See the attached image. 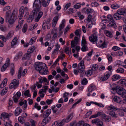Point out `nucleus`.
<instances>
[{
	"instance_id": "f257e3e1",
	"label": "nucleus",
	"mask_w": 126,
	"mask_h": 126,
	"mask_svg": "<svg viewBox=\"0 0 126 126\" xmlns=\"http://www.w3.org/2000/svg\"><path fill=\"white\" fill-rule=\"evenodd\" d=\"M17 10L14 9L11 14V11L8 10L6 12L5 15V21L10 25L14 24L17 18Z\"/></svg>"
},
{
	"instance_id": "f03ea898",
	"label": "nucleus",
	"mask_w": 126,
	"mask_h": 126,
	"mask_svg": "<svg viewBox=\"0 0 126 126\" xmlns=\"http://www.w3.org/2000/svg\"><path fill=\"white\" fill-rule=\"evenodd\" d=\"M35 69L41 74H47L48 69L45 64L38 62H36L35 64Z\"/></svg>"
},
{
	"instance_id": "7ed1b4c3",
	"label": "nucleus",
	"mask_w": 126,
	"mask_h": 126,
	"mask_svg": "<svg viewBox=\"0 0 126 126\" xmlns=\"http://www.w3.org/2000/svg\"><path fill=\"white\" fill-rule=\"evenodd\" d=\"M42 5L40 0H35L33 4V8L34 9L32 12L37 14L41 10Z\"/></svg>"
},
{
	"instance_id": "20e7f679",
	"label": "nucleus",
	"mask_w": 126,
	"mask_h": 126,
	"mask_svg": "<svg viewBox=\"0 0 126 126\" xmlns=\"http://www.w3.org/2000/svg\"><path fill=\"white\" fill-rule=\"evenodd\" d=\"M84 61L83 60H82L79 63L78 67V72L81 74L80 75V76L81 77H83L86 74L84 71Z\"/></svg>"
},
{
	"instance_id": "39448f33",
	"label": "nucleus",
	"mask_w": 126,
	"mask_h": 126,
	"mask_svg": "<svg viewBox=\"0 0 126 126\" xmlns=\"http://www.w3.org/2000/svg\"><path fill=\"white\" fill-rule=\"evenodd\" d=\"M19 84V81L15 79H13L9 85L10 88L15 89L17 87Z\"/></svg>"
},
{
	"instance_id": "423d86ee",
	"label": "nucleus",
	"mask_w": 126,
	"mask_h": 126,
	"mask_svg": "<svg viewBox=\"0 0 126 126\" xmlns=\"http://www.w3.org/2000/svg\"><path fill=\"white\" fill-rule=\"evenodd\" d=\"M12 113L4 112L2 113L1 115L0 119H3L5 121V119L7 120V121H9V117L12 115Z\"/></svg>"
},
{
	"instance_id": "0eeeda50",
	"label": "nucleus",
	"mask_w": 126,
	"mask_h": 126,
	"mask_svg": "<svg viewBox=\"0 0 126 126\" xmlns=\"http://www.w3.org/2000/svg\"><path fill=\"white\" fill-rule=\"evenodd\" d=\"M23 68L22 67H20L19 69V71L18 72L17 77L18 79H20L21 76H24L25 74L26 73L27 70L26 69H25L23 72Z\"/></svg>"
},
{
	"instance_id": "6e6552de",
	"label": "nucleus",
	"mask_w": 126,
	"mask_h": 126,
	"mask_svg": "<svg viewBox=\"0 0 126 126\" xmlns=\"http://www.w3.org/2000/svg\"><path fill=\"white\" fill-rule=\"evenodd\" d=\"M97 37L95 33H94L89 37L90 41L92 43L96 42L97 40Z\"/></svg>"
},
{
	"instance_id": "1a4fd4ad",
	"label": "nucleus",
	"mask_w": 126,
	"mask_h": 126,
	"mask_svg": "<svg viewBox=\"0 0 126 126\" xmlns=\"http://www.w3.org/2000/svg\"><path fill=\"white\" fill-rule=\"evenodd\" d=\"M116 92L118 94L122 96H124L126 94V90L122 87L116 89Z\"/></svg>"
},
{
	"instance_id": "9d476101",
	"label": "nucleus",
	"mask_w": 126,
	"mask_h": 126,
	"mask_svg": "<svg viewBox=\"0 0 126 126\" xmlns=\"http://www.w3.org/2000/svg\"><path fill=\"white\" fill-rule=\"evenodd\" d=\"M92 122L97 125V126H103L102 122L99 119H95L92 120Z\"/></svg>"
},
{
	"instance_id": "9b49d317",
	"label": "nucleus",
	"mask_w": 126,
	"mask_h": 126,
	"mask_svg": "<svg viewBox=\"0 0 126 126\" xmlns=\"http://www.w3.org/2000/svg\"><path fill=\"white\" fill-rule=\"evenodd\" d=\"M37 14L35 13V12H32L31 13V15L29 16V18L27 19V21L28 22H31L33 19L34 17H36Z\"/></svg>"
},
{
	"instance_id": "f8f14e48",
	"label": "nucleus",
	"mask_w": 126,
	"mask_h": 126,
	"mask_svg": "<svg viewBox=\"0 0 126 126\" xmlns=\"http://www.w3.org/2000/svg\"><path fill=\"white\" fill-rule=\"evenodd\" d=\"M105 114L103 112H98L97 114L92 115L91 116L90 118H95L98 116H101L102 117L105 115Z\"/></svg>"
},
{
	"instance_id": "ddd939ff",
	"label": "nucleus",
	"mask_w": 126,
	"mask_h": 126,
	"mask_svg": "<svg viewBox=\"0 0 126 126\" xmlns=\"http://www.w3.org/2000/svg\"><path fill=\"white\" fill-rule=\"evenodd\" d=\"M51 110L49 109L45 111L43 114V117L44 118H47L48 117L51 112Z\"/></svg>"
},
{
	"instance_id": "4468645a",
	"label": "nucleus",
	"mask_w": 126,
	"mask_h": 126,
	"mask_svg": "<svg viewBox=\"0 0 126 126\" xmlns=\"http://www.w3.org/2000/svg\"><path fill=\"white\" fill-rule=\"evenodd\" d=\"M51 33L53 35L52 38L54 39H55L57 37L58 33L57 32V29H53L51 32Z\"/></svg>"
},
{
	"instance_id": "2eb2a0df",
	"label": "nucleus",
	"mask_w": 126,
	"mask_h": 126,
	"mask_svg": "<svg viewBox=\"0 0 126 126\" xmlns=\"http://www.w3.org/2000/svg\"><path fill=\"white\" fill-rule=\"evenodd\" d=\"M107 26L109 27H112L114 28H115L117 27L116 23L115 21H111L107 25Z\"/></svg>"
},
{
	"instance_id": "dca6fc26",
	"label": "nucleus",
	"mask_w": 126,
	"mask_h": 126,
	"mask_svg": "<svg viewBox=\"0 0 126 126\" xmlns=\"http://www.w3.org/2000/svg\"><path fill=\"white\" fill-rule=\"evenodd\" d=\"M113 99L114 101L115 102L117 103H119L121 104H123L122 100L121 99L120 97L118 96H114Z\"/></svg>"
},
{
	"instance_id": "f3484780",
	"label": "nucleus",
	"mask_w": 126,
	"mask_h": 126,
	"mask_svg": "<svg viewBox=\"0 0 126 126\" xmlns=\"http://www.w3.org/2000/svg\"><path fill=\"white\" fill-rule=\"evenodd\" d=\"M110 76V75L109 73H108L106 74H105L104 76L101 77V80L102 81L106 80L109 78Z\"/></svg>"
},
{
	"instance_id": "a211bd4d",
	"label": "nucleus",
	"mask_w": 126,
	"mask_h": 126,
	"mask_svg": "<svg viewBox=\"0 0 126 126\" xmlns=\"http://www.w3.org/2000/svg\"><path fill=\"white\" fill-rule=\"evenodd\" d=\"M22 111V110L21 108L19 107H17L16 110L15 112V114L16 116H18L21 113Z\"/></svg>"
},
{
	"instance_id": "6ab92c4d",
	"label": "nucleus",
	"mask_w": 126,
	"mask_h": 126,
	"mask_svg": "<svg viewBox=\"0 0 126 126\" xmlns=\"http://www.w3.org/2000/svg\"><path fill=\"white\" fill-rule=\"evenodd\" d=\"M43 15V13L42 12L40 11L38 13L37 16L35 18V21L36 22L38 21L41 18L42 16Z\"/></svg>"
},
{
	"instance_id": "aec40b11",
	"label": "nucleus",
	"mask_w": 126,
	"mask_h": 126,
	"mask_svg": "<svg viewBox=\"0 0 126 126\" xmlns=\"http://www.w3.org/2000/svg\"><path fill=\"white\" fill-rule=\"evenodd\" d=\"M73 113H72L69 115L66 119H64L66 123H68L70 121L73 117Z\"/></svg>"
},
{
	"instance_id": "412c9836",
	"label": "nucleus",
	"mask_w": 126,
	"mask_h": 126,
	"mask_svg": "<svg viewBox=\"0 0 126 126\" xmlns=\"http://www.w3.org/2000/svg\"><path fill=\"white\" fill-rule=\"evenodd\" d=\"M55 46L56 48L54 49V50L53 51L52 53L58 54L59 49L60 48V46L59 45L57 44L55 45Z\"/></svg>"
},
{
	"instance_id": "4be33fe9",
	"label": "nucleus",
	"mask_w": 126,
	"mask_h": 126,
	"mask_svg": "<svg viewBox=\"0 0 126 126\" xmlns=\"http://www.w3.org/2000/svg\"><path fill=\"white\" fill-rule=\"evenodd\" d=\"M50 0H42V5L44 7L47 6L49 4Z\"/></svg>"
},
{
	"instance_id": "5701e85b",
	"label": "nucleus",
	"mask_w": 126,
	"mask_h": 126,
	"mask_svg": "<svg viewBox=\"0 0 126 126\" xmlns=\"http://www.w3.org/2000/svg\"><path fill=\"white\" fill-rule=\"evenodd\" d=\"M71 126H81L82 125V123L80 122H79L77 123L76 122H72L70 123Z\"/></svg>"
},
{
	"instance_id": "b1692460",
	"label": "nucleus",
	"mask_w": 126,
	"mask_h": 126,
	"mask_svg": "<svg viewBox=\"0 0 126 126\" xmlns=\"http://www.w3.org/2000/svg\"><path fill=\"white\" fill-rule=\"evenodd\" d=\"M28 9L27 7H25L24 8L23 6H22L19 9V13H24V11L27 12L28 11Z\"/></svg>"
},
{
	"instance_id": "393cba45",
	"label": "nucleus",
	"mask_w": 126,
	"mask_h": 126,
	"mask_svg": "<svg viewBox=\"0 0 126 126\" xmlns=\"http://www.w3.org/2000/svg\"><path fill=\"white\" fill-rule=\"evenodd\" d=\"M121 77L118 75H114L112 77V81H114L120 79Z\"/></svg>"
},
{
	"instance_id": "a878e982",
	"label": "nucleus",
	"mask_w": 126,
	"mask_h": 126,
	"mask_svg": "<svg viewBox=\"0 0 126 126\" xmlns=\"http://www.w3.org/2000/svg\"><path fill=\"white\" fill-rule=\"evenodd\" d=\"M31 56V54L28 53L27 52L26 54H25L22 58V59L23 60H25L27 59L30 58Z\"/></svg>"
},
{
	"instance_id": "bb28decb",
	"label": "nucleus",
	"mask_w": 126,
	"mask_h": 126,
	"mask_svg": "<svg viewBox=\"0 0 126 126\" xmlns=\"http://www.w3.org/2000/svg\"><path fill=\"white\" fill-rule=\"evenodd\" d=\"M113 17L115 19L117 20H119L121 18V15L117 13L114 14L113 15Z\"/></svg>"
},
{
	"instance_id": "cd10ccee",
	"label": "nucleus",
	"mask_w": 126,
	"mask_h": 126,
	"mask_svg": "<svg viewBox=\"0 0 126 126\" xmlns=\"http://www.w3.org/2000/svg\"><path fill=\"white\" fill-rule=\"evenodd\" d=\"M107 109L108 110H117L118 108L115 107L113 106L110 105L108 107Z\"/></svg>"
},
{
	"instance_id": "c85d7f7f",
	"label": "nucleus",
	"mask_w": 126,
	"mask_h": 126,
	"mask_svg": "<svg viewBox=\"0 0 126 126\" xmlns=\"http://www.w3.org/2000/svg\"><path fill=\"white\" fill-rule=\"evenodd\" d=\"M96 88L95 86L91 85L89 87L88 91L89 92H92V91L95 90Z\"/></svg>"
},
{
	"instance_id": "c756f323",
	"label": "nucleus",
	"mask_w": 126,
	"mask_h": 126,
	"mask_svg": "<svg viewBox=\"0 0 126 126\" xmlns=\"http://www.w3.org/2000/svg\"><path fill=\"white\" fill-rule=\"evenodd\" d=\"M17 42V38L16 37H15L12 40L11 43V46H14L16 45Z\"/></svg>"
},
{
	"instance_id": "7c9ffc66",
	"label": "nucleus",
	"mask_w": 126,
	"mask_h": 126,
	"mask_svg": "<svg viewBox=\"0 0 126 126\" xmlns=\"http://www.w3.org/2000/svg\"><path fill=\"white\" fill-rule=\"evenodd\" d=\"M8 87L4 88L1 91L0 94L1 95H3L7 92L8 91Z\"/></svg>"
},
{
	"instance_id": "2f4dec72",
	"label": "nucleus",
	"mask_w": 126,
	"mask_h": 126,
	"mask_svg": "<svg viewBox=\"0 0 126 126\" xmlns=\"http://www.w3.org/2000/svg\"><path fill=\"white\" fill-rule=\"evenodd\" d=\"M23 53L22 52H19L17 54L15 57L14 58V59L16 60H17L20 58L21 57Z\"/></svg>"
},
{
	"instance_id": "473e14b6",
	"label": "nucleus",
	"mask_w": 126,
	"mask_h": 126,
	"mask_svg": "<svg viewBox=\"0 0 126 126\" xmlns=\"http://www.w3.org/2000/svg\"><path fill=\"white\" fill-rule=\"evenodd\" d=\"M82 47L81 48V50L83 51H85L88 50V48L87 46L86 45H81Z\"/></svg>"
},
{
	"instance_id": "72a5a7b5",
	"label": "nucleus",
	"mask_w": 126,
	"mask_h": 126,
	"mask_svg": "<svg viewBox=\"0 0 126 126\" xmlns=\"http://www.w3.org/2000/svg\"><path fill=\"white\" fill-rule=\"evenodd\" d=\"M18 121L21 124L24 123L25 122V121L23 117L19 116L18 118Z\"/></svg>"
},
{
	"instance_id": "f704fd0d",
	"label": "nucleus",
	"mask_w": 126,
	"mask_h": 126,
	"mask_svg": "<svg viewBox=\"0 0 126 126\" xmlns=\"http://www.w3.org/2000/svg\"><path fill=\"white\" fill-rule=\"evenodd\" d=\"M105 32L107 36L110 37H112V35L111 32L108 31H106Z\"/></svg>"
},
{
	"instance_id": "c9c22d12",
	"label": "nucleus",
	"mask_w": 126,
	"mask_h": 126,
	"mask_svg": "<svg viewBox=\"0 0 126 126\" xmlns=\"http://www.w3.org/2000/svg\"><path fill=\"white\" fill-rule=\"evenodd\" d=\"M35 48L34 47H30L28 49L27 52L31 54L35 50Z\"/></svg>"
},
{
	"instance_id": "e433bc0d",
	"label": "nucleus",
	"mask_w": 126,
	"mask_h": 126,
	"mask_svg": "<svg viewBox=\"0 0 126 126\" xmlns=\"http://www.w3.org/2000/svg\"><path fill=\"white\" fill-rule=\"evenodd\" d=\"M36 39V37H34L32 38L29 42L30 45H32L34 43Z\"/></svg>"
},
{
	"instance_id": "4c0bfd02",
	"label": "nucleus",
	"mask_w": 126,
	"mask_h": 126,
	"mask_svg": "<svg viewBox=\"0 0 126 126\" xmlns=\"http://www.w3.org/2000/svg\"><path fill=\"white\" fill-rule=\"evenodd\" d=\"M8 66V64L7 63H6L4 64L2 66V67L1 69V71H2L3 72L7 68Z\"/></svg>"
},
{
	"instance_id": "58836bf2",
	"label": "nucleus",
	"mask_w": 126,
	"mask_h": 126,
	"mask_svg": "<svg viewBox=\"0 0 126 126\" xmlns=\"http://www.w3.org/2000/svg\"><path fill=\"white\" fill-rule=\"evenodd\" d=\"M87 44V43L85 37L83 36L81 41V45H86Z\"/></svg>"
},
{
	"instance_id": "ea45409f",
	"label": "nucleus",
	"mask_w": 126,
	"mask_h": 126,
	"mask_svg": "<svg viewBox=\"0 0 126 126\" xmlns=\"http://www.w3.org/2000/svg\"><path fill=\"white\" fill-rule=\"evenodd\" d=\"M124 71V69L123 68L120 67L118 68L116 70V71L117 73H123Z\"/></svg>"
},
{
	"instance_id": "a19ab883",
	"label": "nucleus",
	"mask_w": 126,
	"mask_h": 126,
	"mask_svg": "<svg viewBox=\"0 0 126 126\" xmlns=\"http://www.w3.org/2000/svg\"><path fill=\"white\" fill-rule=\"evenodd\" d=\"M109 114L112 116V117L117 118L116 114L115 113V112L113 111H110L109 113Z\"/></svg>"
},
{
	"instance_id": "79ce46f5",
	"label": "nucleus",
	"mask_w": 126,
	"mask_h": 126,
	"mask_svg": "<svg viewBox=\"0 0 126 126\" xmlns=\"http://www.w3.org/2000/svg\"><path fill=\"white\" fill-rule=\"evenodd\" d=\"M27 24H25L24 25L22 29V31L23 32L25 33L26 32L27 30Z\"/></svg>"
},
{
	"instance_id": "37998d69",
	"label": "nucleus",
	"mask_w": 126,
	"mask_h": 126,
	"mask_svg": "<svg viewBox=\"0 0 126 126\" xmlns=\"http://www.w3.org/2000/svg\"><path fill=\"white\" fill-rule=\"evenodd\" d=\"M117 13H118L120 15H121L124 16V10L122 9H119L117 11Z\"/></svg>"
},
{
	"instance_id": "c03bdc74",
	"label": "nucleus",
	"mask_w": 126,
	"mask_h": 126,
	"mask_svg": "<svg viewBox=\"0 0 126 126\" xmlns=\"http://www.w3.org/2000/svg\"><path fill=\"white\" fill-rule=\"evenodd\" d=\"M119 6L117 4H113L111 6V7L113 9H116L119 7Z\"/></svg>"
},
{
	"instance_id": "a18cd8bd",
	"label": "nucleus",
	"mask_w": 126,
	"mask_h": 126,
	"mask_svg": "<svg viewBox=\"0 0 126 126\" xmlns=\"http://www.w3.org/2000/svg\"><path fill=\"white\" fill-rule=\"evenodd\" d=\"M24 94L25 96H27L28 97H30L31 96V95L29 94V90L26 91L24 93Z\"/></svg>"
},
{
	"instance_id": "49530a36",
	"label": "nucleus",
	"mask_w": 126,
	"mask_h": 126,
	"mask_svg": "<svg viewBox=\"0 0 126 126\" xmlns=\"http://www.w3.org/2000/svg\"><path fill=\"white\" fill-rule=\"evenodd\" d=\"M81 6V4L79 3H77L74 6V7L76 9H78Z\"/></svg>"
},
{
	"instance_id": "de8ad7c7",
	"label": "nucleus",
	"mask_w": 126,
	"mask_h": 126,
	"mask_svg": "<svg viewBox=\"0 0 126 126\" xmlns=\"http://www.w3.org/2000/svg\"><path fill=\"white\" fill-rule=\"evenodd\" d=\"M98 68V66L96 64H94L92 65V69L93 70H97Z\"/></svg>"
},
{
	"instance_id": "09e8293b",
	"label": "nucleus",
	"mask_w": 126,
	"mask_h": 126,
	"mask_svg": "<svg viewBox=\"0 0 126 126\" xmlns=\"http://www.w3.org/2000/svg\"><path fill=\"white\" fill-rule=\"evenodd\" d=\"M93 73V70L91 69V70H89L87 71V75L88 76H90Z\"/></svg>"
},
{
	"instance_id": "8fccbe9b",
	"label": "nucleus",
	"mask_w": 126,
	"mask_h": 126,
	"mask_svg": "<svg viewBox=\"0 0 126 126\" xmlns=\"http://www.w3.org/2000/svg\"><path fill=\"white\" fill-rule=\"evenodd\" d=\"M102 117L106 121H107L108 122L110 120V117L109 116L106 115L105 114V115Z\"/></svg>"
},
{
	"instance_id": "3c124183",
	"label": "nucleus",
	"mask_w": 126,
	"mask_h": 126,
	"mask_svg": "<svg viewBox=\"0 0 126 126\" xmlns=\"http://www.w3.org/2000/svg\"><path fill=\"white\" fill-rule=\"evenodd\" d=\"M65 26V25H64L61 24L59 26V30L60 31L59 33H61V34H62V33H63V32H62L61 30L62 29H63L64 28Z\"/></svg>"
},
{
	"instance_id": "603ef678",
	"label": "nucleus",
	"mask_w": 126,
	"mask_h": 126,
	"mask_svg": "<svg viewBox=\"0 0 126 126\" xmlns=\"http://www.w3.org/2000/svg\"><path fill=\"white\" fill-rule=\"evenodd\" d=\"M65 122V120L64 119L58 124L57 126H63L64 125Z\"/></svg>"
},
{
	"instance_id": "864d4df0",
	"label": "nucleus",
	"mask_w": 126,
	"mask_h": 126,
	"mask_svg": "<svg viewBox=\"0 0 126 126\" xmlns=\"http://www.w3.org/2000/svg\"><path fill=\"white\" fill-rule=\"evenodd\" d=\"M93 103L94 104L97 105L99 107H104V105H103L101 103H97L96 102H93Z\"/></svg>"
},
{
	"instance_id": "5fc2aeb1",
	"label": "nucleus",
	"mask_w": 126,
	"mask_h": 126,
	"mask_svg": "<svg viewBox=\"0 0 126 126\" xmlns=\"http://www.w3.org/2000/svg\"><path fill=\"white\" fill-rule=\"evenodd\" d=\"M107 18L110 22L114 21L113 17L110 15H108L107 16Z\"/></svg>"
},
{
	"instance_id": "6e6d98bb",
	"label": "nucleus",
	"mask_w": 126,
	"mask_h": 126,
	"mask_svg": "<svg viewBox=\"0 0 126 126\" xmlns=\"http://www.w3.org/2000/svg\"><path fill=\"white\" fill-rule=\"evenodd\" d=\"M122 97L123 98V100H122V101L123 103L122 104H123L126 103V94L125 95H124L122 96Z\"/></svg>"
},
{
	"instance_id": "4d7b16f0",
	"label": "nucleus",
	"mask_w": 126,
	"mask_h": 126,
	"mask_svg": "<svg viewBox=\"0 0 126 126\" xmlns=\"http://www.w3.org/2000/svg\"><path fill=\"white\" fill-rule=\"evenodd\" d=\"M88 82V81L86 79H83L81 82V83L83 85L86 84Z\"/></svg>"
},
{
	"instance_id": "13d9d810",
	"label": "nucleus",
	"mask_w": 126,
	"mask_h": 126,
	"mask_svg": "<svg viewBox=\"0 0 126 126\" xmlns=\"http://www.w3.org/2000/svg\"><path fill=\"white\" fill-rule=\"evenodd\" d=\"M107 47L106 43L105 42L102 41V43L101 44V47L102 48H104L106 47Z\"/></svg>"
},
{
	"instance_id": "bf43d9fd",
	"label": "nucleus",
	"mask_w": 126,
	"mask_h": 126,
	"mask_svg": "<svg viewBox=\"0 0 126 126\" xmlns=\"http://www.w3.org/2000/svg\"><path fill=\"white\" fill-rule=\"evenodd\" d=\"M53 101V100L52 99L50 100L47 99L46 100V102L47 104L49 105L51 104Z\"/></svg>"
},
{
	"instance_id": "052dcab7",
	"label": "nucleus",
	"mask_w": 126,
	"mask_h": 126,
	"mask_svg": "<svg viewBox=\"0 0 126 126\" xmlns=\"http://www.w3.org/2000/svg\"><path fill=\"white\" fill-rule=\"evenodd\" d=\"M71 6V3L70 2L68 3L65 5L64 7V9L66 10L69 7Z\"/></svg>"
},
{
	"instance_id": "680f3d73",
	"label": "nucleus",
	"mask_w": 126,
	"mask_h": 126,
	"mask_svg": "<svg viewBox=\"0 0 126 126\" xmlns=\"http://www.w3.org/2000/svg\"><path fill=\"white\" fill-rule=\"evenodd\" d=\"M102 41V40H100L98 43L96 42V44L97 46L99 47H101Z\"/></svg>"
},
{
	"instance_id": "e2e57ef3",
	"label": "nucleus",
	"mask_w": 126,
	"mask_h": 126,
	"mask_svg": "<svg viewBox=\"0 0 126 126\" xmlns=\"http://www.w3.org/2000/svg\"><path fill=\"white\" fill-rule=\"evenodd\" d=\"M34 107L35 108H36L38 110H40L41 108V106H38V104L36 103H35L34 106Z\"/></svg>"
},
{
	"instance_id": "0e129e2a",
	"label": "nucleus",
	"mask_w": 126,
	"mask_h": 126,
	"mask_svg": "<svg viewBox=\"0 0 126 126\" xmlns=\"http://www.w3.org/2000/svg\"><path fill=\"white\" fill-rule=\"evenodd\" d=\"M71 48H73L75 47V46L77 45H76L75 41L73 40L71 42Z\"/></svg>"
},
{
	"instance_id": "69168bd1",
	"label": "nucleus",
	"mask_w": 126,
	"mask_h": 126,
	"mask_svg": "<svg viewBox=\"0 0 126 126\" xmlns=\"http://www.w3.org/2000/svg\"><path fill=\"white\" fill-rule=\"evenodd\" d=\"M91 5L93 7H97L98 6L99 4L97 2H94L92 3Z\"/></svg>"
},
{
	"instance_id": "338daca9",
	"label": "nucleus",
	"mask_w": 126,
	"mask_h": 126,
	"mask_svg": "<svg viewBox=\"0 0 126 126\" xmlns=\"http://www.w3.org/2000/svg\"><path fill=\"white\" fill-rule=\"evenodd\" d=\"M12 33L11 32H9L6 37V38L8 39L9 38L11 37L12 36Z\"/></svg>"
},
{
	"instance_id": "774afa93",
	"label": "nucleus",
	"mask_w": 126,
	"mask_h": 126,
	"mask_svg": "<svg viewBox=\"0 0 126 126\" xmlns=\"http://www.w3.org/2000/svg\"><path fill=\"white\" fill-rule=\"evenodd\" d=\"M120 83L122 85L125 84L126 85V80L125 79H123L120 81Z\"/></svg>"
}]
</instances>
